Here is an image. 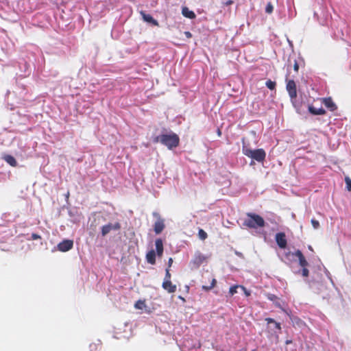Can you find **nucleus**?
<instances>
[{
	"instance_id": "obj_1",
	"label": "nucleus",
	"mask_w": 351,
	"mask_h": 351,
	"mask_svg": "<svg viewBox=\"0 0 351 351\" xmlns=\"http://www.w3.org/2000/svg\"><path fill=\"white\" fill-rule=\"evenodd\" d=\"M154 142H160L169 149H172L179 145L180 138L176 134L172 132L169 134H161L155 137Z\"/></svg>"
},
{
	"instance_id": "obj_2",
	"label": "nucleus",
	"mask_w": 351,
	"mask_h": 351,
	"mask_svg": "<svg viewBox=\"0 0 351 351\" xmlns=\"http://www.w3.org/2000/svg\"><path fill=\"white\" fill-rule=\"evenodd\" d=\"M242 152L248 158H250L258 162H263L266 157V153L263 149H252L245 144L244 139L242 140Z\"/></svg>"
},
{
	"instance_id": "obj_3",
	"label": "nucleus",
	"mask_w": 351,
	"mask_h": 351,
	"mask_svg": "<svg viewBox=\"0 0 351 351\" xmlns=\"http://www.w3.org/2000/svg\"><path fill=\"white\" fill-rule=\"evenodd\" d=\"M246 216L247 218L243 222V226L253 229L263 228L265 226V220L261 215L253 213H247Z\"/></svg>"
},
{
	"instance_id": "obj_4",
	"label": "nucleus",
	"mask_w": 351,
	"mask_h": 351,
	"mask_svg": "<svg viewBox=\"0 0 351 351\" xmlns=\"http://www.w3.org/2000/svg\"><path fill=\"white\" fill-rule=\"evenodd\" d=\"M286 88L289 93L292 104L295 107L296 106L295 104V100L297 97V88L295 82H294L293 80H287Z\"/></svg>"
},
{
	"instance_id": "obj_5",
	"label": "nucleus",
	"mask_w": 351,
	"mask_h": 351,
	"mask_svg": "<svg viewBox=\"0 0 351 351\" xmlns=\"http://www.w3.org/2000/svg\"><path fill=\"white\" fill-rule=\"evenodd\" d=\"M207 258L205 255L197 251L195 253L190 262L192 269H197L202 264L206 262Z\"/></svg>"
},
{
	"instance_id": "obj_6",
	"label": "nucleus",
	"mask_w": 351,
	"mask_h": 351,
	"mask_svg": "<svg viewBox=\"0 0 351 351\" xmlns=\"http://www.w3.org/2000/svg\"><path fill=\"white\" fill-rule=\"evenodd\" d=\"M153 215L158 218L157 221L154 223V232L158 234L161 233L165 227L164 219H162L160 215L157 213H154Z\"/></svg>"
},
{
	"instance_id": "obj_7",
	"label": "nucleus",
	"mask_w": 351,
	"mask_h": 351,
	"mask_svg": "<svg viewBox=\"0 0 351 351\" xmlns=\"http://www.w3.org/2000/svg\"><path fill=\"white\" fill-rule=\"evenodd\" d=\"M121 229V224L119 222H116L114 224L108 223L104 225L101 228V234L103 237L108 234L112 230H118Z\"/></svg>"
},
{
	"instance_id": "obj_8",
	"label": "nucleus",
	"mask_w": 351,
	"mask_h": 351,
	"mask_svg": "<svg viewBox=\"0 0 351 351\" xmlns=\"http://www.w3.org/2000/svg\"><path fill=\"white\" fill-rule=\"evenodd\" d=\"M73 247V241L70 239H65L58 245V249L60 252H67Z\"/></svg>"
},
{
	"instance_id": "obj_9",
	"label": "nucleus",
	"mask_w": 351,
	"mask_h": 351,
	"mask_svg": "<svg viewBox=\"0 0 351 351\" xmlns=\"http://www.w3.org/2000/svg\"><path fill=\"white\" fill-rule=\"evenodd\" d=\"M276 241L280 248L285 249L287 245L286 235L284 232H278L275 237Z\"/></svg>"
},
{
	"instance_id": "obj_10",
	"label": "nucleus",
	"mask_w": 351,
	"mask_h": 351,
	"mask_svg": "<svg viewBox=\"0 0 351 351\" xmlns=\"http://www.w3.org/2000/svg\"><path fill=\"white\" fill-rule=\"evenodd\" d=\"M321 101L331 112H334L337 109V105L330 97L321 98Z\"/></svg>"
},
{
	"instance_id": "obj_11",
	"label": "nucleus",
	"mask_w": 351,
	"mask_h": 351,
	"mask_svg": "<svg viewBox=\"0 0 351 351\" xmlns=\"http://www.w3.org/2000/svg\"><path fill=\"white\" fill-rule=\"evenodd\" d=\"M140 14L141 15L143 19L149 23H151L154 26H158L159 23L158 22L154 19L150 14H146L144 11H141Z\"/></svg>"
},
{
	"instance_id": "obj_12",
	"label": "nucleus",
	"mask_w": 351,
	"mask_h": 351,
	"mask_svg": "<svg viewBox=\"0 0 351 351\" xmlns=\"http://www.w3.org/2000/svg\"><path fill=\"white\" fill-rule=\"evenodd\" d=\"M293 255L298 258L299 264L302 267H307L308 265L307 261L300 250H298L293 254Z\"/></svg>"
},
{
	"instance_id": "obj_13",
	"label": "nucleus",
	"mask_w": 351,
	"mask_h": 351,
	"mask_svg": "<svg viewBox=\"0 0 351 351\" xmlns=\"http://www.w3.org/2000/svg\"><path fill=\"white\" fill-rule=\"evenodd\" d=\"M162 288L169 293H173L176 291V286L173 285L171 280H165L162 285Z\"/></svg>"
},
{
	"instance_id": "obj_14",
	"label": "nucleus",
	"mask_w": 351,
	"mask_h": 351,
	"mask_svg": "<svg viewBox=\"0 0 351 351\" xmlns=\"http://www.w3.org/2000/svg\"><path fill=\"white\" fill-rule=\"evenodd\" d=\"M156 250L155 252L158 256V257L161 258L163 254L164 247L163 242L161 239H156L155 241Z\"/></svg>"
},
{
	"instance_id": "obj_15",
	"label": "nucleus",
	"mask_w": 351,
	"mask_h": 351,
	"mask_svg": "<svg viewBox=\"0 0 351 351\" xmlns=\"http://www.w3.org/2000/svg\"><path fill=\"white\" fill-rule=\"evenodd\" d=\"M308 112L313 115H324L326 113V110L322 108H315L313 106L309 105L308 107Z\"/></svg>"
},
{
	"instance_id": "obj_16",
	"label": "nucleus",
	"mask_w": 351,
	"mask_h": 351,
	"mask_svg": "<svg viewBox=\"0 0 351 351\" xmlns=\"http://www.w3.org/2000/svg\"><path fill=\"white\" fill-rule=\"evenodd\" d=\"M156 253L155 252V251L154 250H149L147 254H146V261L148 263L151 264V265H155L156 264Z\"/></svg>"
},
{
	"instance_id": "obj_17",
	"label": "nucleus",
	"mask_w": 351,
	"mask_h": 351,
	"mask_svg": "<svg viewBox=\"0 0 351 351\" xmlns=\"http://www.w3.org/2000/svg\"><path fill=\"white\" fill-rule=\"evenodd\" d=\"M182 14H183V16L190 19H193L196 17V15L194 13V12L190 10L187 7L182 8Z\"/></svg>"
},
{
	"instance_id": "obj_18",
	"label": "nucleus",
	"mask_w": 351,
	"mask_h": 351,
	"mask_svg": "<svg viewBox=\"0 0 351 351\" xmlns=\"http://www.w3.org/2000/svg\"><path fill=\"white\" fill-rule=\"evenodd\" d=\"M3 158L11 166L16 167L17 165V162L12 156L5 155Z\"/></svg>"
},
{
	"instance_id": "obj_19",
	"label": "nucleus",
	"mask_w": 351,
	"mask_h": 351,
	"mask_svg": "<svg viewBox=\"0 0 351 351\" xmlns=\"http://www.w3.org/2000/svg\"><path fill=\"white\" fill-rule=\"evenodd\" d=\"M134 307L136 309L142 310L143 308H144L145 307V301L141 300H138L137 302H136V303L134 304Z\"/></svg>"
},
{
	"instance_id": "obj_20",
	"label": "nucleus",
	"mask_w": 351,
	"mask_h": 351,
	"mask_svg": "<svg viewBox=\"0 0 351 351\" xmlns=\"http://www.w3.org/2000/svg\"><path fill=\"white\" fill-rule=\"evenodd\" d=\"M198 237L199 239L204 241L208 237V234L203 229L200 228L198 231Z\"/></svg>"
},
{
	"instance_id": "obj_21",
	"label": "nucleus",
	"mask_w": 351,
	"mask_h": 351,
	"mask_svg": "<svg viewBox=\"0 0 351 351\" xmlns=\"http://www.w3.org/2000/svg\"><path fill=\"white\" fill-rule=\"evenodd\" d=\"M216 279L215 278H212V281H211V284L210 286H205V285H203L202 286V289L205 290V291H209L210 289H212L216 285Z\"/></svg>"
},
{
	"instance_id": "obj_22",
	"label": "nucleus",
	"mask_w": 351,
	"mask_h": 351,
	"mask_svg": "<svg viewBox=\"0 0 351 351\" xmlns=\"http://www.w3.org/2000/svg\"><path fill=\"white\" fill-rule=\"evenodd\" d=\"M266 86L270 90H274L276 86V82L269 80L265 83Z\"/></svg>"
},
{
	"instance_id": "obj_23",
	"label": "nucleus",
	"mask_w": 351,
	"mask_h": 351,
	"mask_svg": "<svg viewBox=\"0 0 351 351\" xmlns=\"http://www.w3.org/2000/svg\"><path fill=\"white\" fill-rule=\"evenodd\" d=\"M274 11V6L271 2L267 3L265 8V12L267 14H271Z\"/></svg>"
},
{
	"instance_id": "obj_24",
	"label": "nucleus",
	"mask_w": 351,
	"mask_h": 351,
	"mask_svg": "<svg viewBox=\"0 0 351 351\" xmlns=\"http://www.w3.org/2000/svg\"><path fill=\"white\" fill-rule=\"evenodd\" d=\"M241 285H234L230 288L229 293L230 295H233L237 292V289L240 288Z\"/></svg>"
},
{
	"instance_id": "obj_25",
	"label": "nucleus",
	"mask_w": 351,
	"mask_h": 351,
	"mask_svg": "<svg viewBox=\"0 0 351 351\" xmlns=\"http://www.w3.org/2000/svg\"><path fill=\"white\" fill-rule=\"evenodd\" d=\"M345 182L346 184V189L348 191H351V179L346 176L345 178Z\"/></svg>"
},
{
	"instance_id": "obj_26",
	"label": "nucleus",
	"mask_w": 351,
	"mask_h": 351,
	"mask_svg": "<svg viewBox=\"0 0 351 351\" xmlns=\"http://www.w3.org/2000/svg\"><path fill=\"white\" fill-rule=\"evenodd\" d=\"M267 298L268 300L273 301V302H276V300H278V298L276 295L271 294V293H267Z\"/></svg>"
},
{
	"instance_id": "obj_27",
	"label": "nucleus",
	"mask_w": 351,
	"mask_h": 351,
	"mask_svg": "<svg viewBox=\"0 0 351 351\" xmlns=\"http://www.w3.org/2000/svg\"><path fill=\"white\" fill-rule=\"evenodd\" d=\"M311 224L315 229H318L319 228V222L315 219H311Z\"/></svg>"
},
{
	"instance_id": "obj_28",
	"label": "nucleus",
	"mask_w": 351,
	"mask_h": 351,
	"mask_svg": "<svg viewBox=\"0 0 351 351\" xmlns=\"http://www.w3.org/2000/svg\"><path fill=\"white\" fill-rule=\"evenodd\" d=\"M302 276H304V277H307V276H308L309 271H308V269L306 268V267H302Z\"/></svg>"
},
{
	"instance_id": "obj_29",
	"label": "nucleus",
	"mask_w": 351,
	"mask_h": 351,
	"mask_svg": "<svg viewBox=\"0 0 351 351\" xmlns=\"http://www.w3.org/2000/svg\"><path fill=\"white\" fill-rule=\"evenodd\" d=\"M41 239V237L40 235L36 234V233H32V240H37V239Z\"/></svg>"
},
{
	"instance_id": "obj_30",
	"label": "nucleus",
	"mask_w": 351,
	"mask_h": 351,
	"mask_svg": "<svg viewBox=\"0 0 351 351\" xmlns=\"http://www.w3.org/2000/svg\"><path fill=\"white\" fill-rule=\"evenodd\" d=\"M170 278H171V274H170V272H169V268H167V269H166L165 278V280H170Z\"/></svg>"
},
{
	"instance_id": "obj_31",
	"label": "nucleus",
	"mask_w": 351,
	"mask_h": 351,
	"mask_svg": "<svg viewBox=\"0 0 351 351\" xmlns=\"http://www.w3.org/2000/svg\"><path fill=\"white\" fill-rule=\"evenodd\" d=\"M240 288L242 289L246 296H249L250 295V292L246 289V288L243 286H240Z\"/></svg>"
},
{
	"instance_id": "obj_32",
	"label": "nucleus",
	"mask_w": 351,
	"mask_h": 351,
	"mask_svg": "<svg viewBox=\"0 0 351 351\" xmlns=\"http://www.w3.org/2000/svg\"><path fill=\"white\" fill-rule=\"evenodd\" d=\"M293 69L296 72H298L299 70V64L296 60H295V62H294Z\"/></svg>"
},
{
	"instance_id": "obj_33",
	"label": "nucleus",
	"mask_w": 351,
	"mask_h": 351,
	"mask_svg": "<svg viewBox=\"0 0 351 351\" xmlns=\"http://www.w3.org/2000/svg\"><path fill=\"white\" fill-rule=\"evenodd\" d=\"M265 321L267 322V324H271V323L274 324L275 322V320L274 319L269 318V317L266 318Z\"/></svg>"
},
{
	"instance_id": "obj_34",
	"label": "nucleus",
	"mask_w": 351,
	"mask_h": 351,
	"mask_svg": "<svg viewBox=\"0 0 351 351\" xmlns=\"http://www.w3.org/2000/svg\"><path fill=\"white\" fill-rule=\"evenodd\" d=\"M233 3H234V2H233V1H232V0H228V1H226V2H224V3H223V5H226V6H227V5H232Z\"/></svg>"
},
{
	"instance_id": "obj_35",
	"label": "nucleus",
	"mask_w": 351,
	"mask_h": 351,
	"mask_svg": "<svg viewBox=\"0 0 351 351\" xmlns=\"http://www.w3.org/2000/svg\"><path fill=\"white\" fill-rule=\"evenodd\" d=\"M184 35L188 38H191L192 37V34L190 32H184Z\"/></svg>"
},
{
	"instance_id": "obj_36",
	"label": "nucleus",
	"mask_w": 351,
	"mask_h": 351,
	"mask_svg": "<svg viewBox=\"0 0 351 351\" xmlns=\"http://www.w3.org/2000/svg\"><path fill=\"white\" fill-rule=\"evenodd\" d=\"M274 324H275L276 328H277L278 330H280L281 329V326H280V323L276 322L275 321V322Z\"/></svg>"
},
{
	"instance_id": "obj_37",
	"label": "nucleus",
	"mask_w": 351,
	"mask_h": 351,
	"mask_svg": "<svg viewBox=\"0 0 351 351\" xmlns=\"http://www.w3.org/2000/svg\"><path fill=\"white\" fill-rule=\"evenodd\" d=\"M173 263V258H169L168 260V268L171 267Z\"/></svg>"
},
{
	"instance_id": "obj_38",
	"label": "nucleus",
	"mask_w": 351,
	"mask_h": 351,
	"mask_svg": "<svg viewBox=\"0 0 351 351\" xmlns=\"http://www.w3.org/2000/svg\"><path fill=\"white\" fill-rule=\"evenodd\" d=\"M275 302V305H276V306H278V307H279V308H280L283 309V308L281 307L280 304L277 300H276V302Z\"/></svg>"
},
{
	"instance_id": "obj_39",
	"label": "nucleus",
	"mask_w": 351,
	"mask_h": 351,
	"mask_svg": "<svg viewBox=\"0 0 351 351\" xmlns=\"http://www.w3.org/2000/svg\"><path fill=\"white\" fill-rule=\"evenodd\" d=\"M90 351H93V349L96 351L97 350V346L94 345L93 346H90Z\"/></svg>"
},
{
	"instance_id": "obj_40",
	"label": "nucleus",
	"mask_w": 351,
	"mask_h": 351,
	"mask_svg": "<svg viewBox=\"0 0 351 351\" xmlns=\"http://www.w3.org/2000/svg\"><path fill=\"white\" fill-rule=\"evenodd\" d=\"M217 134L219 136H221V132L219 129H218V130H217Z\"/></svg>"
},
{
	"instance_id": "obj_41",
	"label": "nucleus",
	"mask_w": 351,
	"mask_h": 351,
	"mask_svg": "<svg viewBox=\"0 0 351 351\" xmlns=\"http://www.w3.org/2000/svg\"><path fill=\"white\" fill-rule=\"evenodd\" d=\"M308 249H309L311 251H313V247H312V246H311V245H308Z\"/></svg>"
}]
</instances>
